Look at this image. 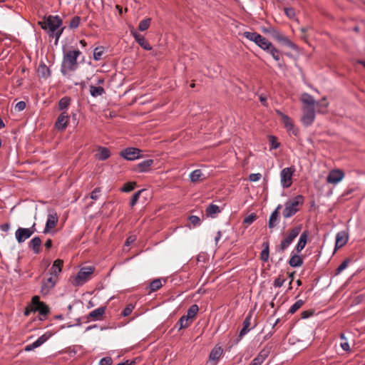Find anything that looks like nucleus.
I'll return each mask as SVG.
<instances>
[{
  "label": "nucleus",
  "instance_id": "c756f323",
  "mask_svg": "<svg viewBox=\"0 0 365 365\" xmlns=\"http://www.w3.org/2000/svg\"><path fill=\"white\" fill-rule=\"evenodd\" d=\"M262 247H263V250H262V252L260 253V259L262 262H266L268 261L269 257V242H264L262 243Z\"/></svg>",
  "mask_w": 365,
  "mask_h": 365
},
{
  "label": "nucleus",
  "instance_id": "dca6fc26",
  "mask_svg": "<svg viewBox=\"0 0 365 365\" xmlns=\"http://www.w3.org/2000/svg\"><path fill=\"white\" fill-rule=\"evenodd\" d=\"M58 222V217L56 214H49L43 230V233L46 234L54 228Z\"/></svg>",
  "mask_w": 365,
  "mask_h": 365
},
{
  "label": "nucleus",
  "instance_id": "a19ab883",
  "mask_svg": "<svg viewBox=\"0 0 365 365\" xmlns=\"http://www.w3.org/2000/svg\"><path fill=\"white\" fill-rule=\"evenodd\" d=\"M163 286L160 279L153 280L149 284L150 292H155Z\"/></svg>",
  "mask_w": 365,
  "mask_h": 365
},
{
  "label": "nucleus",
  "instance_id": "4be33fe9",
  "mask_svg": "<svg viewBox=\"0 0 365 365\" xmlns=\"http://www.w3.org/2000/svg\"><path fill=\"white\" fill-rule=\"evenodd\" d=\"M153 160L148 159L138 164V170L140 173H145L150 170L151 166L153 165Z\"/></svg>",
  "mask_w": 365,
  "mask_h": 365
},
{
  "label": "nucleus",
  "instance_id": "7c9ffc66",
  "mask_svg": "<svg viewBox=\"0 0 365 365\" xmlns=\"http://www.w3.org/2000/svg\"><path fill=\"white\" fill-rule=\"evenodd\" d=\"M71 103V98L70 97H68V96L63 97L58 101V109L62 112L66 111V110L68 109Z\"/></svg>",
  "mask_w": 365,
  "mask_h": 365
},
{
  "label": "nucleus",
  "instance_id": "2f4dec72",
  "mask_svg": "<svg viewBox=\"0 0 365 365\" xmlns=\"http://www.w3.org/2000/svg\"><path fill=\"white\" fill-rule=\"evenodd\" d=\"M264 51L269 53L275 61H278L280 60L281 53L272 45V43H271Z\"/></svg>",
  "mask_w": 365,
  "mask_h": 365
},
{
  "label": "nucleus",
  "instance_id": "f257e3e1",
  "mask_svg": "<svg viewBox=\"0 0 365 365\" xmlns=\"http://www.w3.org/2000/svg\"><path fill=\"white\" fill-rule=\"evenodd\" d=\"M39 24L43 29L48 31L50 36L56 38L55 44H57L64 29V28H60L62 25L61 19L58 16H49L40 21Z\"/></svg>",
  "mask_w": 365,
  "mask_h": 365
},
{
  "label": "nucleus",
  "instance_id": "a18cd8bd",
  "mask_svg": "<svg viewBox=\"0 0 365 365\" xmlns=\"http://www.w3.org/2000/svg\"><path fill=\"white\" fill-rule=\"evenodd\" d=\"M318 107V112L324 113L327 107L328 106V103L327 102L326 98H323L320 101L317 103Z\"/></svg>",
  "mask_w": 365,
  "mask_h": 365
},
{
  "label": "nucleus",
  "instance_id": "f8f14e48",
  "mask_svg": "<svg viewBox=\"0 0 365 365\" xmlns=\"http://www.w3.org/2000/svg\"><path fill=\"white\" fill-rule=\"evenodd\" d=\"M34 233L31 229L19 227L15 232V236L19 243H22L29 239Z\"/></svg>",
  "mask_w": 365,
  "mask_h": 365
},
{
  "label": "nucleus",
  "instance_id": "ddd939ff",
  "mask_svg": "<svg viewBox=\"0 0 365 365\" xmlns=\"http://www.w3.org/2000/svg\"><path fill=\"white\" fill-rule=\"evenodd\" d=\"M344 177V173L341 170H332L329 172L327 178V182L331 184H337L339 183Z\"/></svg>",
  "mask_w": 365,
  "mask_h": 365
},
{
  "label": "nucleus",
  "instance_id": "473e14b6",
  "mask_svg": "<svg viewBox=\"0 0 365 365\" xmlns=\"http://www.w3.org/2000/svg\"><path fill=\"white\" fill-rule=\"evenodd\" d=\"M51 336V333H45L44 334L38 337L34 342L32 343L33 347H35V349L39 347L43 344H44Z\"/></svg>",
  "mask_w": 365,
  "mask_h": 365
},
{
  "label": "nucleus",
  "instance_id": "e433bc0d",
  "mask_svg": "<svg viewBox=\"0 0 365 365\" xmlns=\"http://www.w3.org/2000/svg\"><path fill=\"white\" fill-rule=\"evenodd\" d=\"M190 320L185 317V315L182 316L180 319L178 321L176 324V327H178V329L180 330L184 328H187L191 324Z\"/></svg>",
  "mask_w": 365,
  "mask_h": 365
},
{
  "label": "nucleus",
  "instance_id": "1a4fd4ad",
  "mask_svg": "<svg viewBox=\"0 0 365 365\" xmlns=\"http://www.w3.org/2000/svg\"><path fill=\"white\" fill-rule=\"evenodd\" d=\"M32 310L38 312L41 315L46 316L49 312L48 307L43 302L39 300L38 296H34L32 298Z\"/></svg>",
  "mask_w": 365,
  "mask_h": 365
},
{
  "label": "nucleus",
  "instance_id": "052dcab7",
  "mask_svg": "<svg viewBox=\"0 0 365 365\" xmlns=\"http://www.w3.org/2000/svg\"><path fill=\"white\" fill-rule=\"evenodd\" d=\"M112 363V359L109 356H106L100 360L99 365H111Z\"/></svg>",
  "mask_w": 365,
  "mask_h": 365
},
{
  "label": "nucleus",
  "instance_id": "393cba45",
  "mask_svg": "<svg viewBox=\"0 0 365 365\" xmlns=\"http://www.w3.org/2000/svg\"><path fill=\"white\" fill-rule=\"evenodd\" d=\"M37 73L39 77L46 78L51 76V71L43 63L38 65Z\"/></svg>",
  "mask_w": 365,
  "mask_h": 365
},
{
  "label": "nucleus",
  "instance_id": "6ab92c4d",
  "mask_svg": "<svg viewBox=\"0 0 365 365\" xmlns=\"http://www.w3.org/2000/svg\"><path fill=\"white\" fill-rule=\"evenodd\" d=\"M309 238L308 231H304L299 237V240L296 245L295 250L297 253H299L306 246Z\"/></svg>",
  "mask_w": 365,
  "mask_h": 365
},
{
  "label": "nucleus",
  "instance_id": "de8ad7c7",
  "mask_svg": "<svg viewBox=\"0 0 365 365\" xmlns=\"http://www.w3.org/2000/svg\"><path fill=\"white\" fill-rule=\"evenodd\" d=\"M270 352V348L264 347L262 350L257 356V358H259L263 362L267 358Z\"/></svg>",
  "mask_w": 365,
  "mask_h": 365
},
{
  "label": "nucleus",
  "instance_id": "bb28decb",
  "mask_svg": "<svg viewBox=\"0 0 365 365\" xmlns=\"http://www.w3.org/2000/svg\"><path fill=\"white\" fill-rule=\"evenodd\" d=\"M41 245V240L39 237H35L29 242V247L32 249L35 254L40 252Z\"/></svg>",
  "mask_w": 365,
  "mask_h": 365
},
{
  "label": "nucleus",
  "instance_id": "c9c22d12",
  "mask_svg": "<svg viewBox=\"0 0 365 365\" xmlns=\"http://www.w3.org/2000/svg\"><path fill=\"white\" fill-rule=\"evenodd\" d=\"M255 43L264 51L267 48V47L272 43L269 42L266 38L259 35V38H257V40L255 41Z\"/></svg>",
  "mask_w": 365,
  "mask_h": 365
},
{
  "label": "nucleus",
  "instance_id": "ea45409f",
  "mask_svg": "<svg viewBox=\"0 0 365 365\" xmlns=\"http://www.w3.org/2000/svg\"><path fill=\"white\" fill-rule=\"evenodd\" d=\"M202 175L201 170L197 169L193 170L190 175V178L192 182H196L200 180V178Z\"/></svg>",
  "mask_w": 365,
  "mask_h": 365
},
{
  "label": "nucleus",
  "instance_id": "20e7f679",
  "mask_svg": "<svg viewBox=\"0 0 365 365\" xmlns=\"http://www.w3.org/2000/svg\"><path fill=\"white\" fill-rule=\"evenodd\" d=\"M302 230L301 225H298L292 229L287 235L286 237L281 242L278 251L284 252V250L292 243L294 240L299 235Z\"/></svg>",
  "mask_w": 365,
  "mask_h": 365
},
{
  "label": "nucleus",
  "instance_id": "6e6552de",
  "mask_svg": "<svg viewBox=\"0 0 365 365\" xmlns=\"http://www.w3.org/2000/svg\"><path fill=\"white\" fill-rule=\"evenodd\" d=\"M252 314L253 312L250 311L247 315L246 316L245 320L243 321V327L240 330L238 337L236 339V344H237L243 338V336L246 335L251 329H254L256 327L255 324L252 327H250Z\"/></svg>",
  "mask_w": 365,
  "mask_h": 365
},
{
  "label": "nucleus",
  "instance_id": "e2e57ef3",
  "mask_svg": "<svg viewBox=\"0 0 365 365\" xmlns=\"http://www.w3.org/2000/svg\"><path fill=\"white\" fill-rule=\"evenodd\" d=\"M284 282H285V279H283L280 276H279L274 281V286L275 287H281L284 284Z\"/></svg>",
  "mask_w": 365,
  "mask_h": 365
},
{
  "label": "nucleus",
  "instance_id": "bf43d9fd",
  "mask_svg": "<svg viewBox=\"0 0 365 365\" xmlns=\"http://www.w3.org/2000/svg\"><path fill=\"white\" fill-rule=\"evenodd\" d=\"M134 307L132 304H128L122 312V315L123 317H127L130 315Z\"/></svg>",
  "mask_w": 365,
  "mask_h": 365
},
{
  "label": "nucleus",
  "instance_id": "f704fd0d",
  "mask_svg": "<svg viewBox=\"0 0 365 365\" xmlns=\"http://www.w3.org/2000/svg\"><path fill=\"white\" fill-rule=\"evenodd\" d=\"M90 93L93 97L101 96L105 93V90L101 86H90Z\"/></svg>",
  "mask_w": 365,
  "mask_h": 365
},
{
  "label": "nucleus",
  "instance_id": "9d476101",
  "mask_svg": "<svg viewBox=\"0 0 365 365\" xmlns=\"http://www.w3.org/2000/svg\"><path fill=\"white\" fill-rule=\"evenodd\" d=\"M93 271L94 268L90 266L81 268L78 272L77 276L76 277V284L78 285L83 284L88 280V277L93 272Z\"/></svg>",
  "mask_w": 365,
  "mask_h": 365
},
{
  "label": "nucleus",
  "instance_id": "3c124183",
  "mask_svg": "<svg viewBox=\"0 0 365 365\" xmlns=\"http://www.w3.org/2000/svg\"><path fill=\"white\" fill-rule=\"evenodd\" d=\"M340 339L343 341L341 342V347L344 351H348L350 349L349 344L347 342L346 338L345 337L344 334H341L340 336Z\"/></svg>",
  "mask_w": 365,
  "mask_h": 365
},
{
  "label": "nucleus",
  "instance_id": "a211bd4d",
  "mask_svg": "<svg viewBox=\"0 0 365 365\" xmlns=\"http://www.w3.org/2000/svg\"><path fill=\"white\" fill-rule=\"evenodd\" d=\"M348 241V235L345 231L339 232L336 236L335 249L343 247Z\"/></svg>",
  "mask_w": 365,
  "mask_h": 365
},
{
  "label": "nucleus",
  "instance_id": "72a5a7b5",
  "mask_svg": "<svg viewBox=\"0 0 365 365\" xmlns=\"http://www.w3.org/2000/svg\"><path fill=\"white\" fill-rule=\"evenodd\" d=\"M199 311V307L197 304L191 305L187 311L185 317L189 319H193Z\"/></svg>",
  "mask_w": 365,
  "mask_h": 365
},
{
  "label": "nucleus",
  "instance_id": "7ed1b4c3",
  "mask_svg": "<svg viewBox=\"0 0 365 365\" xmlns=\"http://www.w3.org/2000/svg\"><path fill=\"white\" fill-rule=\"evenodd\" d=\"M304 203V197L301 195H297L294 198L289 199L284 204V209L282 215L284 218H289L295 215L299 210V207Z\"/></svg>",
  "mask_w": 365,
  "mask_h": 365
},
{
  "label": "nucleus",
  "instance_id": "a878e982",
  "mask_svg": "<svg viewBox=\"0 0 365 365\" xmlns=\"http://www.w3.org/2000/svg\"><path fill=\"white\" fill-rule=\"evenodd\" d=\"M110 152L108 148L106 147H99L98 148V153H96V158L99 160H106L110 157Z\"/></svg>",
  "mask_w": 365,
  "mask_h": 365
},
{
  "label": "nucleus",
  "instance_id": "09e8293b",
  "mask_svg": "<svg viewBox=\"0 0 365 365\" xmlns=\"http://www.w3.org/2000/svg\"><path fill=\"white\" fill-rule=\"evenodd\" d=\"M103 51H104L103 47H102V46L96 47L93 51L94 60L99 61L100 59H101Z\"/></svg>",
  "mask_w": 365,
  "mask_h": 365
},
{
  "label": "nucleus",
  "instance_id": "2eb2a0df",
  "mask_svg": "<svg viewBox=\"0 0 365 365\" xmlns=\"http://www.w3.org/2000/svg\"><path fill=\"white\" fill-rule=\"evenodd\" d=\"M131 34L134 37L136 42L143 47L145 50L150 51L152 49V47L149 44V43L145 40L143 36L138 33L136 31H132Z\"/></svg>",
  "mask_w": 365,
  "mask_h": 365
},
{
  "label": "nucleus",
  "instance_id": "aec40b11",
  "mask_svg": "<svg viewBox=\"0 0 365 365\" xmlns=\"http://www.w3.org/2000/svg\"><path fill=\"white\" fill-rule=\"evenodd\" d=\"M282 123L284 125V127L287 129L288 131L292 132L294 135H297L299 133V130L294 128V125L291 120V118L285 115L282 118Z\"/></svg>",
  "mask_w": 365,
  "mask_h": 365
},
{
  "label": "nucleus",
  "instance_id": "6e6d98bb",
  "mask_svg": "<svg viewBox=\"0 0 365 365\" xmlns=\"http://www.w3.org/2000/svg\"><path fill=\"white\" fill-rule=\"evenodd\" d=\"M142 191L143 190H138V192L133 194L130 202L131 207H133L137 203Z\"/></svg>",
  "mask_w": 365,
  "mask_h": 365
},
{
  "label": "nucleus",
  "instance_id": "5fc2aeb1",
  "mask_svg": "<svg viewBox=\"0 0 365 365\" xmlns=\"http://www.w3.org/2000/svg\"><path fill=\"white\" fill-rule=\"evenodd\" d=\"M269 139L271 145L270 149H277V148L279 147V143L277 142V139L276 137L270 135Z\"/></svg>",
  "mask_w": 365,
  "mask_h": 365
},
{
  "label": "nucleus",
  "instance_id": "13d9d810",
  "mask_svg": "<svg viewBox=\"0 0 365 365\" xmlns=\"http://www.w3.org/2000/svg\"><path fill=\"white\" fill-rule=\"evenodd\" d=\"M189 220L194 226H198L201 222L200 217L196 215L190 216Z\"/></svg>",
  "mask_w": 365,
  "mask_h": 365
},
{
  "label": "nucleus",
  "instance_id": "774afa93",
  "mask_svg": "<svg viewBox=\"0 0 365 365\" xmlns=\"http://www.w3.org/2000/svg\"><path fill=\"white\" fill-rule=\"evenodd\" d=\"M314 312L312 310H306V311H303L302 313H301V315H302V319H307L309 318V317H311L312 314H313Z\"/></svg>",
  "mask_w": 365,
  "mask_h": 365
},
{
  "label": "nucleus",
  "instance_id": "9b49d317",
  "mask_svg": "<svg viewBox=\"0 0 365 365\" xmlns=\"http://www.w3.org/2000/svg\"><path fill=\"white\" fill-rule=\"evenodd\" d=\"M57 281L56 277L50 276L48 279L43 280L41 287V293L43 295H46L54 287Z\"/></svg>",
  "mask_w": 365,
  "mask_h": 365
},
{
  "label": "nucleus",
  "instance_id": "f3484780",
  "mask_svg": "<svg viewBox=\"0 0 365 365\" xmlns=\"http://www.w3.org/2000/svg\"><path fill=\"white\" fill-rule=\"evenodd\" d=\"M63 261L62 259H56L49 270L51 277H56L58 279V274L61 272Z\"/></svg>",
  "mask_w": 365,
  "mask_h": 365
},
{
  "label": "nucleus",
  "instance_id": "39448f33",
  "mask_svg": "<svg viewBox=\"0 0 365 365\" xmlns=\"http://www.w3.org/2000/svg\"><path fill=\"white\" fill-rule=\"evenodd\" d=\"M143 151L138 148L129 147L125 149H123L120 152V157L123 158L127 160H135L137 159H140L143 158L142 155Z\"/></svg>",
  "mask_w": 365,
  "mask_h": 365
},
{
  "label": "nucleus",
  "instance_id": "f03ea898",
  "mask_svg": "<svg viewBox=\"0 0 365 365\" xmlns=\"http://www.w3.org/2000/svg\"><path fill=\"white\" fill-rule=\"evenodd\" d=\"M81 54V52L78 49L68 51L63 53L61 65V73L63 76L70 77L71 73L77 69V58Z\"/></svg>",
  "mask_w": 365,
  "mask_h": 365
},
{
  "label": "nucleus",
  "instance_id": "4468645a",
  "mask_svg": "<svg viewBox=\"0 0 365 365\" xmlns=\"http://www.w3.org/2000/svg\"><path fill=\"white\" fill-rule=\"evenodd\" d=\"M69 121V115L67 111L61 112L58 115L55 126L59 130H63L66 128Z\"/></svg>",
  "mask_w": 365,
  "mask_h": 365
},
{
  "label": "nucleus",
  "instance_id": "0eeeda50",
  "mask_svg": "<svg viewBox=\"0 0 365 365\" xmlns=\"http://www.w3.org/2000/svg\"><path fill=\"white\" fill-rule=\"evenodd\" d=\"M294 171L295 168L293 166L285 168L281 170V185L284 188H288L292 185V178Z\"/></svg>",
  "mask_w": 365,
  "mask_h": 365
},
{
  "label": "nucleus",
  "instance_id": "338daca9",
  "mask_svg": "<svg viewBox=\"0 0 365 365\" xmlns=\"http://www.w3.org/2000/svg\"><path fill=\"white\" fill-rule=\"evenodd\" d=\"M25 108H26V103L24 101H19L15 106V108L18 111H21V110H24Z\"/></svg>",
  "mask_w": 365,
  "mask_h": 365
},
{
  "label": "nucleus",
  "instance_id": "58836bf2",
  "mask_svg": "<svg viewBox=\"0 0 365 365\" xmlns=\"http://www.w3.org/2000/svg\"><path fill=\"white\" fill-rule=\"evenodd\" d=\"M267 31L269 32L271 36L279 42L281 41L284 36L283 34L273 28H269Z\"/></svg>",
  "mask_w": 365,
  "mask_h": 365
},
{
  "label": "nucleus",
  "instance_id": "0e129e2a",
  "mask_svg": "<svg viewBox=\"0 0 365 365\" xmlns=\"http://www.w3.org/2000/svg\"><path fill=\"white\" fill-rule=\"evenodd\" d=\"M101 192V189L99 187L95 188L91 193V198L96 200L98 199L99 193Z\"/></svg>",
  "mask_w": 365,
  "mask_h": 365
},
{
  "label": "nucleus",
  "instance_id": "79ce46f5",
  "mask_svg": "<svg viewBox=\"0 0 365 365\" xmlns=\"http://www.w3.org/2000/svg\"><path fill=\"white\" fill-rule=\"evenodd\" d=\"M150 22H151L150 18H146V19L140 21V22L139 23L138 29L140 31H144L147 30L150 25Z\"/></svg>",
  "mask_w": 365,
  "mask_h": 365
},
{
  "label": "nucleus",
  "instance_id": "5701e85b",
  "mask_svg": "<svg viewBox=\"0 0 365 365\" xmlns=\"http://www.w3.org/2000/svg\"><path fill=\"white\" fill-rule=\"evenodd\" d=\"M301 101L304 104V106H313L315 107L316 101L313 96L310 94L304 93L300 97Z\"/></svg>",
  "mask_w": 365,
  "mask_h": 365
},
{
  "label": "nucleus",
  "instance_id": "37998d69",
  "mask_svg": "<svg viewBox=\"0 0 365 365\" xmlns=\"http://www.w3.org/2000/svg\"><path fill=\"white\" fill-rule=\"evenodd\" d=\"M304 302L302 299L297 300L289 309L288 313L294 314L304 304Z\"/></svg>",
  "mask_w": 365,
  "mask_h": 365
},
{
  "label": "nucleus",
  "instance_id": "603ef678",
  "mask_svg": "<svg viewBox=\"0 0 365 365\" xmlns=\"http://www.w3.org/2000/svg\"><path fill=\"white\" fill-rule=\"evenodd\" d=\"M81 18L78 16H74L70 21L69 28L70 29H76L80 24Z\"/></svg>",
  "mask_w": 365,
  "mask_h": 365
},
{
  "label": "nucleus",
  "instance_id": "680f3d73",
  "mask_svg": "<svg viewBox=\"0 0 365 365\" xmlns=\"http://www.w3.org/2000/svg\"><path fill=\"white\" fill-rule=\"evenodd\" d=\"M285 14L290 19H292L295 16V11L292 8H284V9Z\"/></svg>",
  "mask_w": 365,
  "mask_h": 365
},
{
  "label": "nucleus",
  "instance_id": "b1692460",
  "mask_svg": "<svg viewBox=\"0 0 365 365\" xmlns=\"http://www.w3.org/2000/svg\"><path fill=\"white\" fill-rule=\"evenodd\" d=\"M106 307H101L98 309H96L91 312L88 314V317L93 319V320H99L101 319L103 315L105 314Z\"/></svg>",
  "mask_w": 365,
  "mask_h": 365
},
{
  "label": "nucleus",
  "instance_id": "412c9836",
  "mask_svg": "<svg viewBox=\"0 0 365 365\" xmlns=\"http://www.w3.org/2000/svg\"><path fill=\"white\" fill-rule=\"evenodd\" d=\"M282 208V205H279L274 211H273L269 217L268 226L269 229L274 228L278 221L279 210Z\"/></svg>",
  "mask_w": 365,
  "mask_h": 365
},
{
  "label": "nucleus",
  "instance_id": "4c0bfd02",
  "mask_svg": "<svg viewBox=\"0 0 365 365\" xmlns=\"http://www.w3.org/2000/svg\"><path fill=\"white\" fill-rule=\"evenodd\" d=\"M206 212L208 215L212 217H214L216 214L220 212V207L214 204H210L206 208Z\"/></svg>",
  "mask_w": 365,
  "mask_h": 365
},
{
  "label": "nucleus",
  "instance_id": "49530a36",
  "mask_svg": "<svg viewBox=\"0 0 365 365\" xmlns=\"http://www.w3.org/2000/svg\"><path fill=\"white\" fill-rule=\"evenodd\" d=\"M279 42L293 50L297 49V45L291 41L286 36H284L282 40Z\"/></svg>",
  "mask_w": 365,
  "mask_h": 365
},
{
  "label": "nucleus",
  "instance_id": "864d4df0",
  "mask_svg": "<svg viewBox=\"0 0 365 365\" xmlns=\"http://www.w3.org/2000/svg\"><path fill=\"white\" fill-rule=\"evenodd\" d=\"M349 259H346L344 260L341 263V264L337 267V269H336V274H339L343 270H344L347 267V266L349 264Z\"/></svg>",
  "mask_w": 365,
  "mask_h": 365
},
{
  "label": "nucleus",
  "instance_id": "423d86ee",
  "mask_svg": "<svg viewBox=\"0 0 365 365\" xmlns=\"http://www.w3.org/2000/svg\"><path fill=\"white\" fill-rule=\"evenodd\" d=\"M303 115L302 117V123L305 126L311 125L315 120L316 111L315 107L304 106L302 108Z\"/></svg>",
  "mask_w": 365,
  "mask_h": 365
},
{
  "label": "nucleus",
  "instance_id": "8fccbe9b",
  "mask_svg": "<svg viewBox=\"0 0 365 365\" xmlns=\"http://www.w3.org/2000/svg\"><path fill=\"white\" fill-rule=\"evenodd\" d=\"M135 182H126L120 190L122 192H128L132 191L135 188Z\"/></svg>",
  "mask_w": 365,
  "mask_h": 365
},
{
  "label": "nucleus",
  "instance_id": "c03bdc74",
  "mask_svg": "<svg viewBox=\"0 0 365 365\" xmlns=\"http://www.w3.org/2000/svg\"><path fill=\"white\" fill-rule=\"evenodd\" d=\"M259 34L256 33V32H249V31H245L243 33V36L249 39L250 41H253L255 43V41L257 40V38H259Z\"/></svg>",
  "mask_w": 365,
  "mask_h": 365
},
{
  "label": "nucleus",
  "instance_id": "c85d7f7f",
  "mask_svg": "<svg viewBox=\"0 0 365 365\" xmlns=\"http://www.w3.org/2000/svg\"><path fill=\"white\" fill-rule=\"evenodd\" d=\"M303 264V259L297 254H292L289 260V264L292 267H299Z\"/></svg>",
  "mask_w": 365,
  "mask_h": 365
},
{
  "label": "nucleus",
  "instance_id": "cd10ccee",
  "mask_svg": "<svg viewBox=\"0 0 365 365\" xmlns=\"http://www.w3.org/2000/svg\"><path fill=\"white\" fill-rule=\"evenodd\" d=\"M223 353L221 346H215L210 353L209 359L210 361H217Z\"/></svg>",
  "mask_w": 365,
  "mask_h": 365
},
{
  "label": "nucleus",
  "instance_id": "4d7b16f0",
  "mask_svg": "<svg viewBox=\"0 0 365 365\" xmlns=\"http://www.w3.org/2000/svg\"><path fill=\"white\" fill-rule=\"evenodd\" d=\"M257 218V216L255 214L252 213L247 217H246L244 220L243 223L246 225H251Z\"/></svg>",
  "mask_w": 365,
  "mask_h": 365
},
{
  "label": "nucleus",
  "instance_id": "69168bd1",
  "mask_svg": "<svg viewBox=\"0 0 365 365\" xmlns=\"http://www.w3.org/2000/svg\"><path fill=\"white\" fill-rule=\"evenodd\" d=\"M262 177V175L260 173H252L249 176V180L252 182H257Z\"/></svg>",
  "mask_w": 365,
  "mask_h": 365
}]
</instances>
